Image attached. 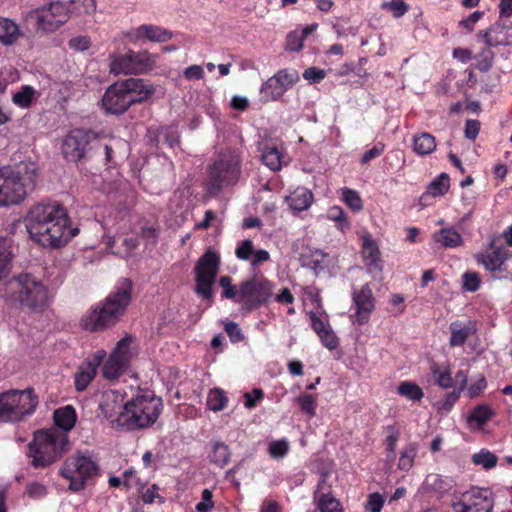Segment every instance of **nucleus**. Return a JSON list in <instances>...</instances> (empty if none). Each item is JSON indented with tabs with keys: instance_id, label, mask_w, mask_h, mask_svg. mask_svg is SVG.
<instances>
[{
	"instance_id": "obj_1",
	"label": "nucleus",
	"mask_w": 512,
	"mask_h": 512,
	"mask_svg": "<svg viewBox=\"0 0 512 512\" xmlns=\"http://www.w3.org/2000/svg\"><path fill=\"white\" fill-rule=\"evenodd\" d=\"M25 225L33 241L48 248H59L79 233L72 228L66 209L60 204L38 203L30 208Z\"/></svg>"
},
{
	"instance_id": "obj_2",
	"label": "nucleus",
	"mask_w": 512,
	"mask_h": 512,
	"mask_svg": "<svg viewBox=\"0 0 512 512\" xmlns=\"http://www.w3.org/2000/svg\"><path fill=\"white\" fill-rule=\"evenodd\" d=\"M109 396L100 404L103 416L112 424L116 423L127 431L144 429L153 425L159 418L163 409L162 399L154 394H138L127 401L118 416L109 408Z\"/></svg>"
},
{
	"instance_id": "obj_3",
	"label": "nucleus",
	"mask_w": 512,
	"mask_h": 512,
	"mask_svg": "<svg viewBox=\"0 0 512 512\" xmlns=\"http://www.w3.org/2000/svg\"><path fill=\"white\" fill-rule=\"evenodd\" d=\"M133 282L129 278L118 280L113 291L81 318V326L89 332H99L115 326L126 313L132 300Z\"/></svg>"
},
{
	"instance_id": "obj_4",
	"label": "nucleus",
	"mask_w": 512,
	"mask_h": 512,
	"mask_svg": "<svg viewBox=\"0 0 512 512\" xmlns=\"http://www.w3.org/2000/svg\"><path fill=\"white\" fill-rule=\"evenodd\" d=\"M38 166L31 160L0 168V207L17 205L36 188Z\"/></svg>"
},
{
	"instance_id": "obj_5",
	"label": "nucleus",
	"mask_w": 512,
	"mask_h": 512,
	"mask_svg": "<svg viewBox=\"0 0 512 512\" xmlns=\"http://www.w3.org/2000/svg\"><path fill=\"white\" fill-rule=\"evenodd\" d=\"M95 0H50L47 5L34 10L37 29L51 33L64 25L73 14L93 13Z\"/></svg>"
},
{
	"instance_id": "obj_6",
	"label": "nucleus",
	"mask_w": 512,
	"mask_h": 512,
	"mask_svg": "<svg viewBox=\"0 0 512 512\" xmlns=\"http://www.w3.org/2000/svg\"><path fill=\"white\" fill-rule=\"evenodd\" d=\"M242 158L236 149L221 150L207 167L206 190L217 195L224 187L235 185L241 175Z\"/></svg>"
},
{
	"instance_id": "obj_7",
	"label": "nucleus",
	"mask_w": 512,
	"mask_h": 512,
	"mask_svg": "<svg viewBox=\"0 0 512 512\" xmlns=\"http://www.w3.org/2000/svg\"><path fill=\"white\" fill-rule=\"evenodd\" d=\"M5 294L11 301L31 311H42L47 304V289L31 274L23 273L10 279Z\"/></svg>"
},
{
	"instance_id": "obj_8",
	"label": "nucleus",
	"mask_w": 512,
	"mask_h": 512,
	"mask_svg": "<svg viewBox=\"0 0 512 512\" xmlns=\"http://www.w3.org/2000/svg\"><path fill=\"white\" fill-rule=\"evenodd\" d=\"M100 465L90 453L78 452L67 458L60 474L69 480V490L79 492L100 475Z\"/></svg>"
},
{
	"instance_id": "obj_9",
	"label": "nucleus",
	"mask_w": 512,
	"mask_h": 512,
	"mask_svg": "<svg viewBox=\"0 0 512 512\" xmlns=\"http://www.w3.org/2000/svg\"><path fill=\"white\" fill-rule=\"evenodd\" d=\"M67 444L64 436L49 430L34 433L33 441L28 445V456L35 468H44L57 461Z\"/></svg>"
},
{
	"instance_id": "obj_10",
	"label": "nucleus",
	"mask_w": 512,
	"mask_h": 512,
	"mask_svg": "<svg viewBox=\"0 0 512 512\" xmlns=\"http://www.w3.org/2000/svg\"><path fill=\"white\" fill-rule=\"evenodd\" d=\"M38 405L33 389L10 390L0 394V420L19 422L34 413Z\"/></svg>"
},
{
	"instance_id": "obj_11",
	"label": "nucleus",
	"mask_w": 512,
	"mask_h": 512,
	"mask_svg": "<svg viewBox=\"0 0 512 512\" xmlns=\"http://www.w3.org/2000/svg\"><path fill=\"white\" fill-rule=\"evenodd\" d=\"M221 264L220 254L208 248L198 259L195 272V292L204 300L213 301V285Z\"/></svg>"
},
{
	"instance_id": "obj_12",
	"label": "nucleus",
	"mask_w": 512,
	"mask_h": 512,
	"mask_svg": "<svg viewBox=\"0 0 512 512\" xmlns=\"http://www.w3.org/2000/svg\"><path fill=\"white\" fill-rule=\"evenodd\" d=\"M272 283L264 276L240 282L239 304L242 311L251 312L267 303L272 296Z\"/></svg>"
},
{
	"instance_id": "obj_13",
	"label": "nucleus",
	"mask_w": 512,
	"mask_h": 512,
	"mask_svg": "<svg viewBox=\"0 0 512 512\" xmlns=\"http://www.w3.org/2000/svg\"><path fill=\"white\" fill-rule=\"evenodd\" d=\"M499 237L493 236L489 242V249L477 255L478 264L483 265L493 279H509L512 277L506 262L512 258V251L503 245H498Z\"/></svg>"
},
{
	"instance_id": "obj_14",
	"label": "nucleus",
	"mask_w": 512,
	"mask_h": 512,
	"mask_svg": "<svg viewBox=\"0 0 512 512\" xmlns=\"http://www.w3.org/2000/svg\"><path fill=\"white\" fill-rule=\"evenodd\" d=\"M131 336L120 339L106 361L103 360L102 377L109 381L118 380L129 368L131 361Z\"/></svg>"
},
{
	"instance_id": "obj_15",
	"label": "nucleus",
	"mask_w": 512,
	"mask_h": 512,
	"mask_svg": "<svg viewBox=\"0 0 512 512\" xmlns=\"http://www.w3.org/2000/svg\"><path fill=\"white\" fill-rule=\"evenodd\" d=\"M299 81L296 69H281L262 83L260 95L263 102L278 101Z\"/></svg>"
},
{
	"instance_id": "obj_16",
	"label": "nucleus",
	"mask_w": 512,
	"mask_h": 512,
	"mask_svg": "<svg viewBox=\"0 0 512 512\" xmlns=\"http://www.w3.org/2000/svg\"><path fill=\"white\" fill-rule=\"evenodd\" d=\"M494 505L492 493L488 489L473 487L462 494L459 502L453 504V511L491 512Z\"/></svg>"
},
{
	"instance_id": "obj_17",
	"label": "nucleus",
	"mask_w": 512,
	"mask_h": 512,
	"mask_svg": "<svg viewBox=\"0 0 512 512\" xmlns=\"http://www.w3.org/2000/svg\"><path fill=\"white\" fill-rule=\"evenodd\" d=\"M92 135L84 129H73L62 142V153L66 160L78 162L83 159L91 143Z\"/></svg>"
},
{
	"instance_id": "obj_18",
	"label": "nucleus",
	"mask_w": 512,
	"mask_h": 512,
	"mask_svg": "<svg viewBox=\"0 0 512 512\" xmlns=\"http://www.w3.org/2000/svg\"><path fill=\"white\" fill-rule=\"evenodd\" d=\"M124 86L122 80L111 84L106 89L101 99L102 107L106 113L121 115L133 105V99L129 98Z\"/></svg>"
},
{
	"instance_id": "obj_19",
	"label": "nucleus",
	"mask_w": 512,
	"mask_h": 512,
	"mask_svg": "<svg viewBox=\"0 0 512 512\" xmlns=\"http://www.w3.org/2000/svg\"><path fill=\"white\" fill-rule=\"evenodd\" d=\"M351 297L355 308L354 323L360 326L367 324L375 310V298L370 285L366 283L360 288H353Z\"/></svg>"
},
{
	"instance_id": "obj_20",
	"label": "nucleus",
	"mask_w": 512,
	"mask_h": 512,
	"mask_svg": "<svg viewBox=\"0 0 512 512\" xmlns=\"http://www.w3.org/2000/svg\"><path fill=\"white\" fill-rule=\"evenodd\" d=\"M106 355L107 353L105 350L99 349L92 355L85 358V360L79 365L74 376V386L78 392H82L87 389L89 384L95 378L97 370L106 358Z\"/></svg>"
},
{
	"instance_id": "obj_21",
	"label": "nucleus",
	"mask_w": 512,
	"mask_h": 512,
	"mask_svg": "<svg viewBox=\"0 0 512 512\" xmlns=\"http://www.w3.org/2000/svg\"><path fill=\"white\" fill-rule=\"evenodd\" d=\"M478 37L482 38L488 47L512 45V27L500 21L495 22L486 30H480Z\"/></svg>"
},
{
	"instance_id": "obj_22",
	"label": "nucleus",
	"mask_w": 512,
	"mask_h": 512,
	"mask_svg": "<svg viewBox=\"0 0 512 512\" xmlns=\"http://www.w3.org/2000/svg\"><path fill=\"white\" fill-rule=\"evenodd\" d=\"M131 42L148 40L152 42L164 43L172 39L173 33L161 26L153 24H143L128 33Z\"/></svg>"
},
{
	"instance_id": "obj_23",
	"label": "nucleus",
	"mask_w": 512,
	"mask_h": 512,
	"mask_svg": "<svg viewBox=\"0 0 512 512\" xmlns=\"http://www.w3.org/2000/svg\"><path fill=\"white\" fill-rule=\"evenodd\" d=\"M123 82L129 98L133 99V105L149 100L155 93L154 85L146 79L128 78Z\"/></svg>"
},
{
	"instance_id": "obj_24",
	"label": "nucleus",
	"mask_w": 512,
	"mask_h": 512,
	"mask_svg": "<svg viewBox=\"0 0 512 512\" xmlns=\"http://www.w3.org/2000/svg\"><path fill=\"white\" fill-rule=\"evenodd\" d=\"M361 240V254L365 265L370 271H381L382 260L380 258V250L376 241L369 232L364 233L361 236Z\"/></svg>"
},
{
	"instance_id": "obj_25",
	"label": "nucleus",
	"mask_w": 512,
	"mask_h": 512,
	"mask_svg": "<svg viewBox=\"0 0 512 512\" xmlns=\"http://www.w3.org/2000/svg\"><path fill=\"white\" fill-rule=\"evenodd\" d=\"M449 331L450 347H461L466 343L470 336L476 334L477 324L474 320H468L467 322L457 320L450 323Z\"/></svg>"
},
{
	"instance_id": "obj_26",
	"label": "nucleus",
	"mask_w": 512,
	"mask_h": 512,
	"mask_svg": "<svg viewBox=\"0 0 512 512\" xmlns=\"http://www.w3.org/2000/svg\"><path fill=\"white\" fill-rule=\"evenodd\" d=\"M133 74H147L156 66L157 55L148 51H134L130 49Z\"/></svg>"
},
{
	"instance_id": "obj_27",
	"label": "nucleus",
	"mask_w": 512,
	"mask_h": 512,
	"mask_svg": "<svg viewBox=\"0 0 512 512\" xmlns=\"http://www.w3.org/2000/svg\"><path fill=\"white\" fill-rule=\"evenodd\" d=\"M231 449L223 441H211L208 459L218 468H224L231 460Z\"/></svg>"
},
{
	"instance_id": "obj_28",
	"label": "nucleus",
	"mask_w": 512,
	"mask_h": 512,
	"mask_svg": "<svg viewBox=\"0 0 512 512\" xmlns=\"http://www.w3.org/2000/svg\"><path fill=\"white\" fill-rule=\"evenodd\" d=\"M313 199V194L309 189L305 187H298L286 197V202L291 210L294 212H301L307 210L311 206Z\"/></svg>"
},
{
	"instance_id": "obj_29",
	"label": "nucleus",
	"mask_w": 512,
	"mask_h": 512,
	"mask_svg": "<svg viewBox=\"0 0 512 512\" xmlns=\"http://www.w3.org/2000/svg\"><path fill=\"white\" fill-rule=\"evenodd\" d=\"M53 420L57 427L70 431L75 426L77 414L73 406L67 405L54 411Z\"/></svg>"
},
{
	"instance_id": "obj_30",
	"label": "nucleus",
	"mask_w": 512,
	"mask_h": 512,
	"mask_svg": "<svg viewBox=\"0 0 512 512\" xmlns=\"http://www.w3.org/2000/svg\"><path fill=\"white\" fill-rule=\"evenodd\" d=\"M413 151L419 156L431 154L436 149L435 137L428 133H417L413 136Z\"/></svg>"
},
{
	"instance_id": "obj_31",
	"label": "nucleus",
	"mask_w": 512,
	"mask_h": 512,
	"mask_svg": "<svg viewBox=\"0 0 512 512\" xmlns=\"http://www.w3.org/2000/svg\"><path fill=\"white\" fill-rule=\"evenodd\" d=\"M20 35L19 26L14 21L0 17V43L11 45L18 40Z\"/></svg>"
},
{
	"instance_id": "obj_32",
	"label": "nucleus",
	"mask_w": 512,
	"mask_h": 512,
	"mask_svg": "<svg viewBox=\"0 0 512 512\" xmlns=\"http://www.w3.org/2000/svg\"><path fill=\"white\" fill-rule=\"evenodd\" d=\"M425 485L429 490L443 494L449 492L452 489L454 481L450 477L442 476L437 473H431L426 476Z\"/></svg>"
},
{
	"instance_id": "obj_33",
	"label": "nucleus",
	"mask_w": 512,
	"mask_h": 512,
	"mask_svg": "<svg viewBox=\"0 0 512 512\" xmlns=\"http://www.w3.org/2000/svg\"><path fill=\"white\" fill-rule=\"evenodd\" d=\"M110 72L115 75L133 74L130 49L125 54L111 57Z\"/></svg>"
},
{
	"instance_id": "obj_34",
	"label": "nucleus",
	"mask_w": 512,
	"mask_h": 512,
	"mask_svg": "<svg viewBox=\"0 0 512 512\" xmlns=\"http://www.w3.org/2000/svg\"><path fill=\"white\" fill-rule=\"evenodd\" d=\"M433 238L435 242L441 243L445 248H455L460 246L462 243L460 233L451 228L440 229L434 234Z\"/></svg>"
},
{
	"instance_id": "obj_35",
	"label": "nucleus",
	"mask_w": 512,
	"mask_h": 512,
	"mask_svg": "<svg viewBox=\"0 0 512 512\" xmlns=\"http://www.w3.org/2000/svg\"><path fill=\"white\" fill-rule=\"evenodd\" d=\"M418 453V444L415 442L408 443L400 453L398 461V469L408 472L414 465V460Z\"/></svg>"
},
{
	"instance_id": "obj_36",
	"label": "nucleus",
	"mask_w": 512,
	"mask_h": 512,
	"mask_svg": "<svg viewBox=\"0 0 512 512\" xmlns=\"http://www.w3.org/2000/svg\"><path fill=\"white\" fill-rule=\"evenodd\" d=\"M431 373L434 379V383L437 386L444 389H448L453 386V378L448 366L441 367L440 365L434 363L431 366Z\"/></svg>"
},
{
	"instance_id": "obj_37",
	"label": "nucleus",
	"mask_w": 512,
	"mask_h": 512,
	"mask_svg": "<svg viewBox=\"0 0 512 512\" xmlns=\"http://www.w3.org/2000/svg\"><path fill=\"white\" fill-rule=\"evenodd\" d=\"M317 508L319 512H343L342 504L331 493H322L317 497Z\"/></svg>"
},
{
	"instance_id": "obj_38",
	"label": "nucleus",
	"mask_w": 512,
	"mask_h": 512,
	"mask_svg": "<svg viewBox=\"0 0 512 512\" xmlns=\"http://www.w3.org/2000/svg\"><path fill=\"white\" fill-rule=\"evenodd\" d=\"M397 393L411 401H421L424 397L422 388L412 381H402L397 387Z\"/></svg>"
},
{
	"instance_id": "obj_39",
	"label": "nucleus",
	"mask_w": 512,
	"mask_h": 512,
	"mask_svg": "<svg viewBox=\"0 0 512 512\" xmlns=\"http://www.w3.org/2000/svg\"><path fill=\"white\" fill-rule=\"evenodd\" d=\"M219 286L222 288L221 297L223 299L232 300L239 304L240 299V283L232 284V278L228 275L221 276L218 280Z\"/></svg>"
},
{
	"instance_id": "obj_40",
	"label": "nucleus",
	"mask_w": 512,
	"mask_h": 512,
	"mask_svg": "<svg viewBox=\"0 0 512 512\" xmlns=\"http://www.w3.org/2000/svg\"><path fill=\"white\" fill-rule=\"evenodd\" d=\"M219 286L222 288L221 297L223 299L232 300L239 304L240 299V283L232 284V278L228 275L221 276L218 280Z\"/></svg>"
},
{
	"instance_id": "obj_41",
	"label": "nucleus",
	"mask_w": 512,
	"mask_h": 512,
	"mask_svg": "<svg viewBox=\"0 0 512 512\" xmlns=\"http://www.w3.org/2000/svg\"><path fill=\"white\" fill-rule=\"evenodd\" d=\"M494 415V411L488 405H477L468 415V422H475L478 427L485 425Z\"/></svg>"
},
{
	"instance_id": "obj_42",
	"label": "nucleus",
	"mask_w": 512,
	"mask_h": 512,
	"mask_svg": "<svg viewBox=\"0 0 512 512\" xmlns=\"http://www.w3.org/2000/svg\"><path fill=\"white\" fill-rule=\"evenodd\" d=\"M498 457L488 449H481L478 453L472 455V463L481 466L485 470H490L497 465Z\"/></svg>"
},
{
	"instance_id": "obj_43",
	"label": "nucleus",
	"mask_w": 512,
	"mask_h": 512,
	"mask_svg": "<svg viewBox=\"0 0 512 512\" xmlns=\"http://www.w3.org/2000/svg\"><path fill=\"white\" fill-rule=\"evenodd\" d=\"M281 157L277 147H266L261 156L263 163L273 171L281 169Z\"/></svg>"
},
{
	"instance_id": "obj_44",
	"label": "nucleus",
	"mask_w": 512,
	"mask_h": 512,
	"mask_svg": "<svg viewBox=\"0 0 512 512\" xmlns=\"http://www.w3.org/2000/svg\"><path fill=\"white\" fill-rule=\"evenodd\" d=\"M228 403V398L225 396L223 390L219 388L212 389L207 397V405L212 411L223 410Z\"/></svg>"
},
{
	"instance_id": "obj_45",
	"label": "nucleus",
	"mask_w": 512,
	"mask_h": 512,
	"mask_svg": "<svg viewBox=\"0 0 512 512\" xmlns=\"http://www.w3.org/2000/svg\"><path fill=\"white\" fill-rule=\"evenodd\" d=\"M12 259L11 243L7 238L0 237V280L5 275Z\"/></svg>"
},
{
	"instance_id": "obj_46",
	"label": "nucleus",
	"mask_w": 512,
	"mask_h": 512,
	"mask_svg": "<svg viewBox=\"0 0 512 512\" xmlns=\"http://www.w3.org/2000/svg\"><path fill=\"white\" fill-rule=\"evenodd\" d=\"M450 179L446 173H441L429 185L428 192L436 197L443 196L449 190Z\"/></svg>"
},
{
	"instance_id": "obj_47",
	"label": "nucleus",
	"mask_w": 512,
	"mask_h": 512,
	"mask_svg": "<svg viewBox=\"0 0 512 512\" xmlns=\"http://www.w3.org/2000/svg\"><path fill=\"white\" fill-rule=\"evenodd\" d=\"M301 411L309 417H313L316 414L317 399L315 396L302 393L296 398Z\"/></svg>"
},
{
	"instance_id": "obj_48",
	"label": "nucleus",
	"mask_w": 512,
	"mask_h": 512,
	"mask_svg": "<svg viewBox=\"0 0 512 512\" xmlns=\"http://www.w3.org/2000/svg\"><path fill=\"white\" fill-rule=\"evenodd\" d=\"M35 90L31 86H23L20 91L13 95V102L21 108L31 105Z\"/></svg>"
},
{
	"instance_id": "obj_49",
	"label": "nucleus",
	"mask_w": 512,
	"mask_h": 512,
	"mask_svg": "<svg viewBox=\"0 0 512 512\" xmlns=\"http://www.w3.org/2000/svg\"><path fill=\"white\" fill-rule=\"evenodd\" d=\"M342 196L345 204L353 211L358 212L363 208V201L357 191L344 188Z\"/></svg>"
},
{
	"instance_id": "obj_50",
	"label": "nucleus",
	"mask_w": 512,
	"mask_h": 512,
	"mask_svg": "<svg viewBox=\"0 0 512 512\" xmlns=\"http://www.w3.org/2000/svg\"><path fill=\"white\" fill-rule=\"evenodd\" d=\"M328 218L337 223V227L344 231L350 228V222L344 210L339 206L331 207L328 211Z\"/></svg>"
},
{
	"instance_id": "obj_51",
	"label": "nucleus",
	"mask_w": 512,
	"mask_h": 512,
	"mask_svg": "<svg viewBox=\"0 0 512 512\" xmlns=\"http://www.w3.org/2000/svg\"><path fill=\"white\" fill-rule=\"evenodd\" d=\"M254 243L250 239L240 241L235 249V255L243 261H250L254 256Z\"/></svg>"
},
{
	"instance_id": "obj_52",
	"label": "nucleus",
	"mask_w": 512,
	"mask_h": 512,
	"mask_svg": "<svg viewBox=\"0 0 512 512\" xmlns=\"http://www.w3.org/2000/svg\"><path fill=\"white\" fill-rule=\"evenodd\" d=\"M384 163L388 170L402 168L405 163V157H404L403 151H401L399 149L390 151L384 157Z\"/></svg>"
},
{
	"instance_id": "obj_53",
	"label": "nucleus",
	"mask_w": 512,
	"mask_h": 512,
	"mask_svg": "<svg viewBox=\"0 0 512 512\" xmlns=\"http://www.w3.org/2000/svg\"><path fill=\"white\" fill-rule=\"evenodd\" d=\"M385 431L387 433L385 439L386 451L393 455L400 437V430L396 425H388L385 427Z\"/></svg>"
},
{
	"instance_id": "obj_54",
	"label": "nucleus",
	"mask_w": 512,
	"mask_h": 512,
	"mask_svg": "<svg viewBox=\"0 0 512 512\" xmlns=\"http://www.w3.org/2000/svg\"><path fill=\"white\" fill-rule=\"evenodd\" d=\"M382 8L392 13L395 18L402 17L409 10L408 4L404 0H391L382 4Z\"/></svg>"
},
{
	"instance_id": "obj_55",
	"label": "nucleus",
	"mask_w": 512,
	"mask_h": 512,
	"mask_svg": "<svg viewBox=\"0 0 512 512\" xmlns=\"http://www.w3.org/2000/svg\"><path fill=\"white\" fill-rule=\"evenodd\" d=\"M289 451V443L285 439L276 440L269 444L268 452L272 458L279 459L286 456Z\"/></svg>"
},
{
	"instance_id": "obj_56",
	"label": "nucleus",
	"mask_w": 512,
	"mask_h": 512,
	"mask_svg": "<svg viewBox=\"0 0 512 512\" xmlns=\"http://www.w3.org/2000/svg\"><path fill=\"white\" fill-rule=\"evenodd\" d=\"M224 331L228 335L230 341L232 343L242 342L245 338L241 328L236 322L233 321H225L224 322Z\"/></svg>"
},
{
	"instance_id": "obj_57",
	"label": "nucleus",
	"mask_w": 512,
	"mask_h": 512,
	"mask_svg": "<svg viewBox=\"0 0 512 512\" xmlns=\"http://www.w3.org/2000/svg\"><path fill=\"white\" fill-rule=\"evenodd\" d=\"M320 339V342L324 347L329 350H334L339 345V339L332 330L331 326L326 330L322 331L319 335H317Z\"/></svg>"
},
{
	"instance_id": "obj_58",
	"label": "nucleus",
	"mask_w": 512,
	"mask_h": 512,
	"mask_svg": "<svg viewBox=\"0 0 512 512\" xmlns=\"http://www.w3.org/2000/svg\"><path fill=\"white\" fill-rule=\"evenodd\" d=\"M385 500L382 494L374 492L368 495L365 504L366 511L369 512H381L384 506Z\"/></svg>"
},
{
	"instance_id": "obj_59",
	"label": "nucleus",
	"mask_w": 512,
	"mask_h": 512,
	"mask_svg": "<svg viewBox=\"0 0 512 512\" xmlns=\"http://www.w3.org/2000/svg\"><path fill=\"white\" fill-rule=\"evenodd\" d=\"M463 289L469 292H476L481 285V279L476 272H466L463 274Z\"/></svg>"
},
{
	"instance_id": "obj_60",
	"label": "nucleus",
	"mask_w": 512,
	"mask_h": 512,
	"mask_svg": "<svg viewBox=\"0 0 512 512\" xmlns=\"http://www.w3.org/2000/svg\"><path fill=\"white\" fill-rule=\"evenodd\" d=\"M307 314L311 322V327L317 335H319L322 331L330 327L326 314L325 319L321 318L320 316L317 315V313L313 311H309Z\"/></svg>"
},
{
	"instance_id": "obj_61",
	"label": "nucleus",
	"mask_w": 512,
	"mask_h": 512,
	"mask_svg": "<svg viewBox=\"0 0 512 512\" xmlns=\"http://www.w3.org/2000/svg\"><path fill=\"white\" fill-rule=\"evenodd\" d=\"M158 491H159V486L157 484H152L150 487H148L146 489L143 488L140 491L142 501L145 504H152V503H154V501L156 499H159L160 502L163 503L164 502V498L162 496H160Z\"/></svg>"
},
{
	"instance_id": "obj_62",
	"label": "nucleus",
	"mask_w": 512,
	"mask_h": 512,
	"mask_svg": "<svg viewBox=\"0 0 512 512\" xmlns=\"http://www.w3.org/2000/svg\"><path fill=\"white\" fill-rule=\"evenodd\" d=\"M303 42V36L297 31H292L286 37V50L298 52L302 49Z\"/></svg>"
},
{
	"instance_id": "obj_63",
	"label": "nucleus",
	"mask_w": 512,
	"mask_h": 512,
	"mask_svg": "<svg viewBox=\"0 0 512 512\" xmlns=\"http://www.w3.org/2000/svg\"><path fill=\"white\" fill-rule=\"evenodd\" d=\"M214 507L213 493L209 489L202 491V499L196 504V510L198 512H210Z\"/></svg>"
},
{
	"instance_id": "obj_64",
	"label": "nucleus",
	"mask_w": 512,
	"mask_h": 512,
	"mask_svg": "<svg viewBox=\"0 0 512 512\" xmlns=\"http://www.w3.org/2000/svg\"><path fill=\"white\" fill-rule=\"evenodd\" d=\"M385 150V144L382 142H377L371 149L367 150L361 157V164L367 165L373 159L382 155Z\"/></svg>"
}]
</instances>
